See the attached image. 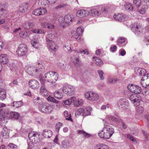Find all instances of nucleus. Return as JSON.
Wrapping results in <instances>:
<instances>
[{
    "label": "nucleus",
    "mask_w": 149,
    "mask_h": 149,
    "mask_svg": "<svg viewBox=\"0 0 149 149\" xmlns=\"http://www.w3.org/2000/svg\"><path fill=\"white\" fill-rule=\"evenodd\" d=\"M129 105L128 101L125 99H120L117 103V106L120 109H127Z\"/></svg>",
    "instance_id": "obj_8"
},
{
    "label": "nucleus",
    "mask_w": 149,
    "mask_h": 149,
    "mask_svg": "<svg viewBox=\"0 0 149 149\" xmlns=\"http://www.w3.org/2000/svg\"><path fill=\"white\" fill-rule=\"evenodd\" d=\"M108 118L110 120H111L114 122H117L118 123L120 122L121 121V119L120 118H116L113 116H108Z\"/></svg>",
    "instance_id": "obj_37"
},
{
    "label": "nucleus",
    "mask_w": 149,
    "mask_h": 149,
    "mask_svg": "<svg viewBox=\"0 0 149 149\" xmlns=\"http://www.w3.org/2000/svg\"><path fill=\"white\" fill-rule=\"evenodd\" d=\"M124 7L126 10L128 11H132L133 9L132 6L130 3H126L124 5Z\"/></svg>",
    "instance_id": "obj_38"
},
{
    "label": "nucleus",
    "mask_w": 149,
    "mask_h": 149,
    "mask_svg": "<svg viewBox=\"0 0 149 149\" xmlns=\"http://www.w3.org/2000/svg\"><path fill=\"white\" fill-rule=\"evenodd\" d=\"M46 44L47 47L50 49L56 51V46L54 42L52 40L46 38Z\"/></svg>",
    "instance_id": "obj_11"
},
{
    "label": "nucleus",
    "mask_w": 149,
    "mask_h": 149,
    "mask_svg": "<svg viewBox=\"0 0 149 149\" xmlns=\"http://www.w3.org/2000/svg\"><path fill=\"white\" fill-rule=\"evenodd\" d=\"M125 16L123 14H118L117 15H115L113 17L116 20L123 22L125 20Z\"/></svg>",
    "instance_id": "obj_19"
},
{
    "label": "nucleus",
    "mask_w": 149,
    "mask_h": 149,
    "mask_svg": "<svg viewBox=\"0 0 149 149\" xmlns=\"http://www.w3.org/2000/svg\"><path fill=\"white\" fill-rule=\"evenodd\" d=\"M47 28L49 29H53L54 28V26L53 24L50 23H48Z\"/></svg>",
    "instance_id": "obj_64"
},
{
    "label": "nucleus",
    "mask_w": 149,
    "mask_h": 149,
    "mask_svg": "<svg viewBox=\"0 0 149 149\" xmlns=\"http://www.w3.org/2000/svg\"><path fill=\"white\" fill-rule=\"evenodd\" d=\"M3 111L2 109H0V120L2 121L3 123H6L8 121V119L7 117H5L2 115Z\"/></svg>",
    "instance_id": "obj_32"
},
{
    "label": "nucleus",
    "mask_w": 149,
    "mask_h": 149,
    "mask_svg": "<svg viewBox=\"0 0 149 149\" xmlns=\"http://www.w3.org/2000/svg\"><path fill=\"white\" fill-rule=\"evenodd\" d=\"M77 132L79 134H82L84 136L87 138L89 137L91 135L82 130H77Z\"/></svg>",
    "instance_id": "obj_39"
},
{
    "label": "nucleus",
    "mask_w": 149,
    "mask_h": 149,
    "mask_svg": "<svg viewBox=\"0 0 149 149\" xmlns=\"http://www.w3.org/2000/svg\"><path fill=\"white\" fill-rule=\"evenodd\" d=\"M28 8L27 3H22L19 6V11L21 13L24 12L25 10H26Z\"/></svg>",
    "instance_id": "obj_26"
},
{
    "label": "nucleus",
    "mask_w": 149,
    "mask_h": 149,
    "mask_svg": "<svg viewBox=\"0 0 149 149\" xmlns=\"http://www.w3.org/2000/svg\"><path fill=\"white\" fill-rule=\"evenodd\" d=\"M64 116H65L66 117H68L69 115V116L68 118H66V120H72L71 117L70 115V114L68 113V111H65L64 112Z\"/></svg>",
    "instance_id": "obj_48"
},
{
    "label": "nucleus",
    "mask_w": 149,
    "mask_h": 149,
    "mask_svg": "<svg viewBox=\"0 0 149 149\" xmlns=\"http://www.w3.org/2000/svg\"><path fill=\"white\" fill-rule=\"evenodd\" d=\"M8 61V57L6 54H1L0 55V62L2 64H6L7 63Z\"/></svg>",
    "instance_id": "obj_25"
},
{
    "label": "nucleus",
    "mask_w": 149,
    "mask_h": 149,
    "mask_svg": "<svg viewBox=\"0 0 149 149\" xmlns=\"http://www.w3.org/2000/svg\"><path fill=\"white\" fill-rule=\"evenodd\" d=\"M85 96L86 98L91 101L96 100L99 98V96L97 94L91 91L86 92L85 94Z\"/></svg>",
    "instance_id": "obj_9"
},
{
    "label": "nucleus",
    "mask_w": 149,
    "mask_h": 149,
    "mask_svg": "<svg viewBox=\"0 0 149 149\" xmlns=\"http://www.w3.org/2000/svg\"><path fill=\"white\" fill-rule=\"evenodd\" d=\"M9 130L6 127H4L3 128L1 135L4 139L8 138L9 137Z\"/></svg>",
    "instance_id": "obj_18"
},
{
    "label": "nucleus",
    "mask_w": 149,
    "mask_h": 149,
    "mask_svg": "<svg viewBox=\"0 0 149 149\" xmlns=\"http://www.w3.org/2000/svg\"><path fill=\"white\" fill-rule=\"evenodd\" d=\"M34 26V23L31 22H26L23 25L24 29H29L33 28Z\"/></svg>",
    "instance_id": "obj_29"
},
{
    "label": "nucleus",
    "mask_w": 149,
    "mask_h": 149,
    "mask_svg": "<svg viewBox=\"0 0 149 149\" xmlns=\"http://www.w3.org/2000/svg\"><path fill=\"white\" fill-rule=\"evenodd\" d=\"M90 11V13H91L92 15H99L101 13L100 12L96 9L91 10Z\"/></svg>",
    "instance_id": "obj_42"
},
{
    "label": "nucleus",
    "mask_w": 149,
    "mask_h": 149,
    "mask_svg": "<svg viewBox=\"0 0 149 149\" xmlns=\"http://www.w3.org/2000/svg\"><path fill=\"white\" fill-rule=\"evenodd\" d=\"M11 104L13 107L17 108L22 106V101L17 102L15 101L13 102Z\"/></svg>",
    "instance_id": "obj_34"
},
{
    "label": "nucleus",
    "mask_w": 149,
    "mask_h": 149,
    "mask_svg": "<svg viewBox=\"0 0 149 149\" xmlns=\"http://www.w3.org/2000/svg\"><path fill=\"white\" fill-rule=\"evenodd\" d=\"M10 115L12 119L16 120L19 119L20 116L19 113L16 112H11L10 113Z\"/></svg>",
    "instance_id": "obj_28"
},
{
    "label": "nucleus",
    "mask_w": 149,
    "mask_h": 149,
    "mask_svg": "<svg viewBox=\"0 0 149 149\" xmlns=\"http://www.w3.org/2000/svg\"><path fill=\"white\" fill-rule=\"evenodd\" d=\"M9 67L11 70H14L15 69V65L13 64V63H10Z\"/></svg>",
    "instance_id": "obj_60"
},
{
    "label": "nucleus",
    "mask_w": 149,
    "mask_h": 149,
    "mask_svg": "<svg viewBox=\"0 0 149 149\" xmlns=\"http://www.w3.org/2000/svg\"><path fill=\"white\" fill-rule=\"evenodd\" d=\"M54 94V97L58 99H62L63 96L62 93L59 91L55 92Z\"/></svg>",
    "instance_id": "obj_36"
},
{
    "label": "nucleus",
    "mask_w": 149,
    "mask_h": 149,
    "mask_svg": "<svg viewBox=\"0 0 149 149\" xmlns=\"http://www.w3.org/2000/svg\"><path fill=\"white\" fill-rule=\"evenodd\" d=\"M27 35L28 33L27 32L24 31H22L19 33L20 37L23 38H26Z\"/></svg>",
    "instance_id": "obj_50"
},
{
    "label": "nucleus",
    "mask_w": 149,
    "mask_h": 149,
    "mask_svg": "<svg viewBox=\"0 0 149 149\" xmlns=\"http://www.w3.org/2000/svg\"><path fill=\"white\" fill-rule=\"evenodd\" d=\"M125 40L124 38L122 37L118 39L117 40V44L120 46V45L125 42Z\"/></svg>",
    "instance_id": "obj_53"
},
{
    "label": "nucleus",
    "mask_w": 149,
    "mask_h": 149,
    "mask_svg": "<svg viewBox=\"0 0 149 149\" xmlns=\"http://www.w3.org/2000/svg\"><path fill=\"white\" fill-rule=\"evenodd\" d=\"M61 146L64 148H68L70 146V142L68 140H64L62 142Z\"/></svg>",
    "instance_id": "obj_40"
},
{
    "label": "nucleus",
    "mask_w": 149,
    "mask_h": 149,
    "mask_svg": "<svg viewBox=\"0 0 149 149\" xmlns=\"http://www.w3.org/2000/svg\"><path fill=\"white\" fill-rule=\"evenodd\" d=\"M63 124L62 123L60 122L58 123L56 125V131L58 132L61 127L62 126Z\"/></svg>",
    "instance_id": "obj_51"
},
{
    "label": "nucleus",
    "mask_w": 149,
    "mask_h": 149,
    "mask_svg": "<svg viewBox=\"0 0 149 149\" xmlns=\"http://www.w3.org/2000/svg\"><path fill=\"white\" fill-rule=\"evenodd\" d=\"M31 31L32 32L36 33H44V31L40 29H33Z\"/></svg>",
    "instance_id": "obj_46"
},
{
    "label": "nucleus",
    "mask_w": 149,
    "mask_h": 149,
    "mask_svg": "<svg viewBox=\"0 0 149 149\" xmlns=\"http://www.w3.org/2000/svg\"><path fill=\"white\" fill-rule=\"evenodd\" d=\"M39 110L41 112L46 113H50L52 111V108L48 103L42 104L38 107Z\"/></svg>",
    "instance_id": "obj_4"
},
{
    "label": "nucleus",
    "mask_w": 149,
    "mask_h": 149,
    "mask_svg": "<svg viewBox=\"0 0 149 149\" xmlns=\"http://www.w3.org/2000/svg\"><path fill=\"white\" fill-rule=\"evenodd\" d=\"M127 138L132 141L134 143L136 144L137 143L136 140L130 134H128L127 135Z\"/></svg>",
    "instance_id": "obj_49"
},
{
    "label": "nucleus",
    "mask_w": 149,
    "mask_h": 149,
    "mask_svg": "<svg viewBox=\"0 0 149 149\" xmlns=\"http://www.w3.org/2000/svg\"><path fill=\"white\" fill-rule=\"evenodd\" d=\"M47 12L46 9L44 8H37L33 12V14L35 15L38 16L45 14Z\"/></svg>",
    "instance_id": "obj_13"
},
{
    "label": "nucleus",
    "mask_w": 149,
    "mask_h": 149,
    "mask_svg": "<svg viewBox=\"0 0 149 149\" xmlns=\"http://www.w3.org/2000/svg\"><path fill=\"white\" fill-rule=\"evenodd\" d=\"M137 94H133L130 95V100L132 102L136 96H137Z\"/></svg>",
    "instance_id": "obj_61"
},
{
    "label": "nucleus",
    "mask_w": 149,
    "mask_h": 149,
    "mask_svg": "<svg viewBox=\"0 0 149 149\" xmlns=\"http://www.w3.org/2000/svg\"><path fill=\"white\" fill-rule=\"evenodd\" d=\"M142 76L143 77L141 79V81H143L145 80H146V81L148 79L147 78L148 77V74H145L143 75Z\"/></svg>",
    "instance_id": "obj_58"
},
{
    "label": "nucleus",
    "mask_w": 149,
    "mask_h": 149,
    "mask_svg": "<svg viewBox=\"0 0 149 149\" xmlns=\"http://www.w3.org/2000/svg\"><path fill=\"white\" fill-rule=\"evenodd\" d=\"M83 101L82 100H77L74 102V105L76 107L81 105L83 103Z\"/></svg>",
    "instance_id": "obj_44"
},
{
    "label": "nucleus",
    "mask_w": 149,
    "mask_h": 149,
    "mask_svg": "<svg viewBox=\"0 0 149 149\" xmlns=\"http://www.w3.org/2000/svg\"><path fill=\"white\" fill-rule=\"evenodd\" d=\"M47 100L48 101H50L53 103L58 104L59 101L56 100L54 97H52L50 96H49L47 98Z\"/></svg>",
    "instance_id": "obj_43"
},
{
    "label": "nucleus",
    "mask_w": 149,
    "mask_h": 149,
    "mask_svg": "<svg viewBox=\"0 0 149 149\" xmlns=\"http://www.w3.org/2000/svg\"><path fill=\"white\" fill-rule=\"evenodd\" d=\"M141 99V96L139 95H137L132 102L134 106L139 105V103Z\"/></svg>",
    "instance_id": "obj_23"
},
{
    "label": "nucleus",
    "mask_w": 149,
    "mask_h": 149,
    "mask_svg": "<svg viewBox=\"0 0 149 149\" xmlns=\"http://www.w3.org/2000/svg\"><path fill=\"white\" fill-rule=\"evenodd\" d=\"M98 149H109V147L107 145L103 144H98L97 145Z\"/></svg>",
    "instance_id": "obj_41"
},
{
    "label": "nucleus",
    "mask_w": 149,
    "mask_h": 149,
    "mask_svg": "<svg viewBox=\"0 0 149 149\" xmlns=\"http://www.w3.org/2000/svg\"><path fill=\"white\" fill-rule=\"evenodd\" d=\"M133 4L137 7L141 6V0H133Z\"/></svg>",
    "instance_id": "obj_45"
},
{
    "label": "nucleus",
    "mask_w": 149,
    "mask_h": 149,
    "mask_svg": "<svg viewBox=\"0 0 149 149\" xmlns=\"http://www.w3.org/2000/svg\"><path fill=\"white\" fill-rule=\"evenodd\" d=\"M88 14V12L86 10L81 9L77 11V15L78 17H83L86 16Z\"/></svg>",
    "instance_id": "obj_21"
},
{
    "label": "nucleus",
    "mask_w": 149,
    "mask_h": 149,
    "mask_svg": "<svg viewBox=\"0 0 149 149\" xmlns=\"http://www.w3.org/2000/svg\"><path fill=\"white\" fill-rule=\"evenodd\" d=\"M117 47L116 45H111L110 47V50L111 51L114 52L116 51Z\"/></svg>",
    "instance_id": "obj_62"
},
{
    "label": "nucleus",
    "mask_w": 149,
    "mask_h": 149,
    "mask_svg": "<svg viewBox=\"0 0 149 149\" xmlns=\"http://www.w3.org/2000/svg\"><path fill=\"white\" fill-rule=\"evenodd\" d=\"M39 136L38 133L37 132L31 131L28 134L29 140H27V143L29 148L31 149L34 146V143L38 142V138Z\"/></svg>",
    "instance_id": "obj_2"
},
{
    "label": "nucleus",
    "mask_w": 149,
    "mask_h": 149,
    "mask_svg": "<svg viewBox=\"0 0 149 149\" xmlns=\"http://www.w3.org/2000/svg\"><path fill=\"white\" fill-rule=\"evenodd\" d=\"M135 72L137 75L140 76H142L143 75H144L146 73V70L137 67L136 68Z\"/></svg>",
    "instance_id": "obj_20"
},
{
    "label": "nucleus",
    "mask_w": 149,
    "mask_h": 149,
    "mask_svg": "<svg viewBox=\"0 0 149 149\" xmlns=\"http://www.w3.org/2000/svg\"><path fill=\"white\" fill-rule=\"evenodd\" d=\"M131 30L136 35L138 36L141 35L143 32L141 26L139 23L134 24L132 26Z\"/></svg>",
    "instance_id": "obj_5"
},
{
    "label": "nucleus",
    "mask_w": 149,
    "mask_h": 149,
    "mask_svg": "<svg viewBox=\"0 0 149 149\" xmlns=\"http://www.w3.org/2000/svg\"><path fill=\"white\" fill-rule=\"evenodd\" d=\"M40 93L42 96L44 97H47L49 95V92L48 91L45 85L43 84H42L41 86Z\"/></svg>",
    "instance_id": "obj_15"
},
{
    "label": "nucleus",
    "mask_w": 149,
    "mask_h": 149,
    "mask_svg": "<svg viewBox=\"0 0 149 149\" xmlns=\"http://www.w3.org/2000/svg\"><path fill=\"white\" fill-rule=\"evenodd\" d=\"M92 60L95 63L99 66L102 65L103 64L102 61L98 57H93Z\"/></svg>",
    "instance_id": "obj_27"
},
{
    "label": "nucleus",
    "mask_w": 149,
    "mask_h": 149,
    "mask_svg": "<svg viewBox=\"0 0 149 149\" xmlns=\"http://www.w3.org/2000/svg\"><path fill=\"white\" fill-rule=\"evenodd\" d=\"M33 101L34 104L36 105H41L43 103V99L38 96H34L33 98Z\"/></svg>",
    "instance_id": "obj_17"
},
{
    "label": "nucleus",
    "mask_w": 149,
    "mask_h": 149,
    "mask_svg": "<svg viewBox=\"0 0 149 149\" xmlns=\"http://www.w3.org/2000/svg\"><path fill=\"white\" fill-rule=\"evenodd\" d=\"M0 91V98L1 100L4 99L6 97V95L5 92Z\"/></svg>",
    "instance_id": "obj_56"
},
{
    "label": "nucleus",
    "mask_w": 149,
    "mask_h": 149,
    "mask_svg": "<svg viewBox=\"0 0 149 149\" xmlns=\"http://www.w3.org/2000/svg\"><path fill=\"white\" fill-rule=\"evenodd\" d=\"M127 88L131 92L136 94L140 93L141 91V88L140 86L132 84H129Z\"/></svg>",
    "instance_id": "obj_10"
},
{
    "label": "nucleus",
    "mask_w": 149,
    "mask_h": 149,
    "mask_svg": "<svg viewBox=\"0 0 149 149\" xmlns=\"http://www.w3.org/2000/svg\"><path fill=\"white\" fill-rule=\"evenodd\" d=\"M136 115H139L142 114L144 111L143 108L141 106L137 107L136 108Z\"/></svg>",
    "instance_id": "obj_33"
},
{
    "label": "nucleus",
    "mask_w": 149,
    "mask_h": 149,
    "mask_svg": "<svg viewBox=\"0 0 149 149\" xmlns=\"http://www.w3.org/2000/svg\"><path fill=\"white\" fill-rule=\"evenodd\" d=\"M27 48L26 45L24 44L19 45L17 50V55L19 56L25 55L27 52Z\"/></svg>",
    "instance_id": "obj_7"
},
{
    "label": "nucleus",
    "mask_w": 149,
    "mask_h": 149,
    "mask_svg": "<svg viewBox=\"0 0 149 149\" xmlns=\"http://www.w3.org/2000/svg\"><path fill=\"white\" fill-rule=\"evenodd\" d=\"M25 69L26 72L31 75L38 72V69L36 68L35 66H26Z\"/></svg>",
    "instance_id": "obj_12"
},
{
    "label": "nucleus",
    "mask_w": 149,
    "mask_h": 149,
    "mask_svg": "<svg viewBox=\"0 0 149 149\" xmlns=\"http://www.w3.org/2000/svg\"><path fill=\"white\" fill-rule=\"evenodd\" d=\"M36 68L38 69V72L40 71L41 72L43 71L44 69V66L43 64H40L38 63L37 64H36Z\"/></svg>",
    "instance_id": "obj_35"
},
{
    "label": "nucleus",
    "mask_w": 149,
    "mask_h": 149,
    "mask_svg": "<svg viewBox=\"0 0 149 149\" xmlns=\"http://www.w3.org/2000/svg\"><path fill=\"white\" fill-rule=\"evenodd\" d=\"M72 60L73 63L75 66H78L80 65L81 61H80L78 56L74 57L72 59Z\"/></svg>",
    "instance_id": "obj_30"
},
{
    "label": "nucleus",
    "mask_w": 149,
    "mask_h": 149,
    "mask_svg": "<svg viewBox=\"0 0 149 149\" xmlns=\"http://www.w3.org/2000/svg\"><path fill=\"white\" fill-rule=\"evenodd\" d=\"M97 72L100 79L102 80H103L104 77L103 76L104 73L101 70H99L97 71Z\"/></svg>",
    "instance_id": "obj_52"
},
{
    "label": "nucleus",
    "mask_w": 149,
    "mask_h": 149,
    "mask_svg": "<svg viewBox=\"0 0 149 149\" xmlns=\"http://www.w3.org/2000/svg\"><path fill=\"white\" fill-rule=\"evenodd\" d=\"M74 87L69 85H64L61 88L63 92L66 95L71 96L74 93Z\"/></svg>",
    "instance_id": "obj_3"
},
{
    "label": "nucleus",
    "mask_w": 149,
    "mask_h": 149,
    "mask_svg": "<svg viewBox=\"0 0 149 149\" xmlns=\"http://www.w3.org/2000/svg\"><path fill=\"white\" fill-rule=\"evenodd\" d=\"M118 80L116 79H110L109 80V82L110 83L114 84L116 83Z\"/></svg>",
    "instance_id": "obj_59"
},
{
    "label": "nucleus",
    "mask_w": 149,
    "mask_h": 149,
    "mask_svg": "<svg viewBox=\"0 0 149 149\" xmlns=\"http://www.w3.org/2000/svg\"><path fill=\"white\" fill-rule=\"evenodd\" d=\"M53 72L50 71L46 73L44 75V78L45 80L48 82H49L52 74Z\"/></svg>",
    "instance_id": "obj_31"
},
{
    "label": "nucleus",
    "mask_w": 149,
    "mask_h": 149,
    "mask_svg": "<svg viewBox=\"0 0 149 149\" xmlns=\"http://www.w3.org/2000/svg\"><path fill=\"white\" fill-rule=\"evenodd\" d=\"M9 149H16L17 146L16 145L11 143H10L8 145Z\"/></svg>",
    "instance_id": "obj_55"
},
{
    "label": "nucleus",
    "mask_w": 149,
    "mask_h": 149,
    "mask_svg": "<svg viewBox=\"0 0 149 149\" xmlns=\"http://www.w3.org/2000/svg\"><path fill=\"white\" fill-rule=\"evenodd\" d=\"M92 108L89 107L86 109V111H85L83 108H80L78 109L75 112V114L76 117L79 115H82L84 117L91 114L90 111L91 110Z\"/></svg>",
    "instance_id": "obj_6"
},
{
    "label": "nucleus",
    "mask_w": 149,
    "mask_h": 149,
    "mask_svg": "<svg viewBox=\"0 0 149 149\" xmlns=\"http://www.w3.org/2000/svg\"><path fill=\"white\" fill-rule=\"evenodd\" d=\"M69 99H67L63 101L64 104L67 105H69L71 103V101H70Z\"/></svg>",
    "instance_id": "obj_63"
},
{
    "label": "nucleus",
    "mask_w": 149,
    "mask_h": 149,
    "mask_svg": "<svg viewBox=\"0 0 149 149\" xmlns=\"http://www.w3.org/2000/svg\"><path fill=\"white\" fill-rule=\"evenodd\" d=\"M63 19L65 22L68 24L70 22L74 21V19L73 15L71 14H67L65 16Z\"/></svg>",
    "instance_id": "obj_16"
},
{
    "label": "nucleus",
    "mask_w": 149,
    "mask_h": 149,
    "mask_svg": "<svg viewBox=\"0 0 149 149\" xmlns=\"http://www.w3.org/2000/svg\"><path fill=\"white\" fill-rule=\"evenodd\" d=\"M31 44L33 47L35 48L38 49V45L37 43V42L36 41H32L31 42Z\"/></svg>",
    "instance_id": "obj_57"
},
{
    "label": "nucleus",
    "mask_w": 149,
    "mask_h": 149,
    "mask_svg": "<svg viewBox=\"0 0 149 149\" xmlns=\"http://www.w3.org/2000/svg\"><path fill=\"white\" fill-rule=\"evenodd\" d=\"M29 84L31 88L33 89L38 88L39 87L38 82L35 79L31 80L29 82Z\"/></svg>",
    "instance_id": "obj_14"
},
{
    "label": "nucleus",
    "mask_w": 149,
    "mask_h": 149,
    "mask_svg": "<svg viewBox=\"0 0 149 149\" xmlns=\"http://www.w3.org/2000/svg\"><path fill=\"white\" fill-rule=\"evenodd\" d=\"M104 127L102 130L98 133L99 136L105 139H109L114 132L113 128L110 127L107 122L104 121Z\"/></svg>",
    "instance_id": "obj_1"
},
{
    "label": "nucleus",
    "mask_w": 149,
    "mask_h": 149,
    "mask_svg": "<svg viewBox=\"0 0 149 149\" xmlns=\"http://www.w3.org/2000/svg\"><path fill=\"white\" fill-rule=\"evenodd\" d=\"M52 75V77L49 82L52 84L54 83L58 79V73L55 72H53Z\"/></svg>",
    "instance_id": "obj_22"
},
{
    "label": "nucleus",
    "mask_w": 149,
    "mask_h": 149,
    "mask_svg": "<svg viewBox=\"0 0 149 149\" xmlns=\"http://www.w3.org/2000/svg\"><path fill=\"white\" fill-rule=\"evenodd\" d=\"M77 52L83 54L87 55L88 54V52L86 49L82 50L79 49V50H77Z\"/></svg>",
    "instance_id": "obj_47"
},
{
    "label": "nucleus",
    "mask_w": 149,
    "mask_h": 149,
    "mask_svg": "<svg viewBox=\"0 0 149 149\" xmlns=\"http://www.w3.org/2000/svg\"><path fill=\"white\" fill-rule=\"evenodd\" d=\"M83 32V30L81 27L78 28L77 29L76 33L79 36H80Z\"/></svg>",
    "instance_id": "obj_54"
},
{
    "label": "nucleus",
    "mask_w": 149,
    "mask_h": 149,
    "mask_svg": "<svg viewBox=\"0 0 149 149\" xmlns=\"http://www.w3.org/2000/svg\"><path fill=\"white\" fill-rule=\"evenodd\" d=\"M52 132L50 130H45L43 131L42 135L46 138H49L52 136Z\"/></svg>",
    "instance_id": "obj_24"
}]
</instances>
